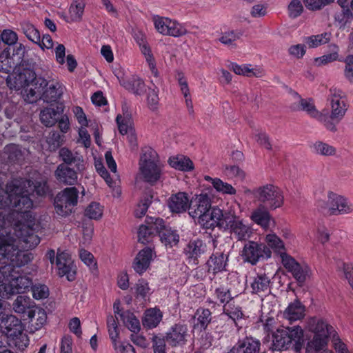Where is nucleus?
<instances>
[{
    "label": "nucleus",
    "instance_id": "obj_21",
    "mask_svg": "<svg viewBox=\"0 0 353 353\" xmlns=\"http://www.w3.org/2000/svg\"><path fill=\"white\" fill-rule=\"evenodd\" d=\"M188 332V329L186 325L175 324L166 333V342L172 347L183 345L187 341Z\"/></svg>",
    "mask_w": 353,
    "mask_h": 353
},
{
    "label": "nucleus",
    "instance_id": "obj_7",
    "mask_svg": "<svg viewBox=\"0 0 353 353\" xmlns=\"http://www.w3.org/2000/svg\"><path fill=\"white\" fill-rule=\"evenodd\" d=\"M254 198L263 208L269 210H274L282 207L284 196L282 190L272 184H266L254 189L252 192Z\"/></svg>",
    "mask_w": 353,
    "mask_h": 353
},
{
    "label": "nucleus",
    "instance_id": "obj_20",
    "mask_svg": "<svg viewBox=\"0 0 353 353\" xmlns=\"http://www.w3.org/2000/svg\"><path fill=\"white\" fill-rule=\"evenodd\" d=\"M17 276H14L10 283L3 285V292L2 296H8L14 294H19L24 292L32 285V279L26 276L20 275L19 272H17Z\"/></svg>",
    "mask_w": 353,
    "mask_h": 353
},
{
    "label": "nucleus",
    "instance_id": "obj_52",
    "mask_svg": "<svg viewBox=\"0 0 353 353\" xmlns=\"http://www.w3.org/2000/svg\"><path fill=\"white\" fill-rule=\"evenodd\" d=\"M19 63L14 57L8 55H0V71L5 73H10L14 70Z\"/></svg>",
    "mask_w": 353,
    "mask_h": 353
},
{
    "label": "nucleus",
    "instance_id": "obj_25",
    "mask_svg": "<svg viewBox=\"0 0 353 353\" xmlns=\"http://www.w3.org/2000/svg\"><path fill=\"white\" fill-rule=\"evenodd\" d=\"M78 172L74 167L71 168L65 164H59L54 171L56 179L62 184L72 185L77 183Z\"/></svg>",
    "mask_w": 353,
    "mask_h": 353
},
{
    "label": "nucleus",
    "instance_id": "obj_1",
    "mask_svg": "<svg viewBox=\"0 0 353 353\" xmlns=\"http://www.w3.org/2000/svg\"><path fill=\"white\" fill-rule=\"evenodd\" d=\"M47 191L46 182L34 183L26 179H14L7 183L6 190L0 186V210L31 212L33 201L30 196L34 192L38 196H43Z\"/></svg>",
    "mask_w": 353,
    "mask_h": 353
},
{
    "label": "nucleus",
    "instance_id": "obj_54",
    "mask_svg": "<svg viewBox=\"0 0 353 353\" xmlns=\"http://www.w3.org/2000/svg\"><path fill=\"white\" fill-rule=\"evenodd\" d=\"M22 30L26 37L34 43L40 42V33L32 24L26 23L23 24Z\"/></svg>",
    "mask_w": 353,
    "mask_h": 353
},
{
    "label": "nucleus",
    "instance_id": "obj_37",
    "mask_svg": "<svg viewBox=\"0 0 353 353\" xmlns=\"http://www.w3.org/2000/svg\"><path fill=\"white\" fill-rule=\"evenodd\" d=\"M305 307L299 301H295L291 303L285 309L283 316L284 317L290 321H297L304 316Z\"/></svg>",
    "mask_w": 353,
    "mask_h": 353
},
{
    "label": "nucleus",
    "instance_id": "obj_38",
    "mask_svg": "<svg viewBox=\"0 0 353 353\" xmlns=\"http://www.w3.org/2000/svg\"><path fill=\"white\" fill-rule=\"evenodd\" d=\"M28 319L35 330H39L46 322V312L42 308L34 307L33 310L28 311Z\"/></svg>",
    "mask_w": 353,
    "mask_h": 353
},
{
    "label": "nucleus",
    "instance_id": "obj_45",
    "mask_svg": "<svg viewBox=\"0 0 353 353\" xmlns=\"http://www.w3.org/2000/svg\"><path fill=\"white\" fill-rule=\"evenodd\" d=\"M161 241L166 246L172 247L179 241V235L170 228H164L159 234Z\"/></svg>",
    "mask_w": 353,
    "mask_h": 353
},
{
    "label": "nucleus",
    "instance_id": "obj_64",
    "mask_svg": "<svg viewBox=\"0 0 353 353\" xmlns=\"http://www.w3.org/2000/svg\"><path fill=\"white\" fill-rule=\"evenodd\" d=\"M116 353H136L134 347L128 343L117 342L113 344Z\"/></svg>",
    "mask_w": 353,
    "mask_h": 353
},
{
    "label": "nucleus",
    "instance_id": "obj_9",
    "mask_svg": "<svg viewBox=\"0 0 353 353\" xmlns=\"http://www.w3.org/2000/svg\"><path fill=\"white\" fill-rule=\"evenodd\" d=\"M294 97L296 101L291 105V109L294 111H304L310 117L322 123L324 126L330 132H336V125L329 121L327 114L319 112L315 107L312 99H303L295 92Z\"/></svg>",
    "mask_w": 353,
    "mask_h": 353
},
{
    "label": "nucleus",
    "instance_id": "obj_10",
    "mask_svg": "<svg viewBox=\"0 0 353 353\" xmlns=\"http://www.w3.org/2000/svg\"><path fill=\"white\" fill-rule=\"evenodd\" d=\"M330 108V115L327 114L329 121L339 123L345 117L348 109V104L345 94L340 89L332 88L327 98Z\"/></svg>",
    "mask_w": 353,
    "mask_h": 353
},
{
    "label": "nucleus",
    "instance_id": "obj_31",
    "mask_svg": "<svg viewBox=\"0 0 353 353\" xmlns=\"http://www.w3.org/2000/svg\"><path fill=\"white\" fill-rule=\"evenodd\" d=\"M189 199L185 192H178L169 199L168 206L172 212L181 213L188 208Z\"/></svg>",
    "mask_w": 353,
    "mask_h": 353
},
{
    "label": "nucleus",
    "instance_id": "obj_33",
    "mask_svg": "<svg viewBox=\"0 0 353 353\" xmlns=\"http://www.w3.org/2000/svg\"><path fill=\"white\" fill-rule=\"evenodd\" d=\"M63 112L61 105H57L56 108H47L41 111L40 120L47 127L54 125L58 121L59 116Z\"/></svg>",
    "mask_w": 353,
    "mask_h": 353
},
{
    "label": "nucleus",
    "instance_id": "obj_27",
    "mask_svg": "<svg viewBox=\"0 0 353 353\" xmlns=\"http://www.w3.org/2000/svg\"><path fill=\"white\" fill-rule=\"evenodd\" d=\"M228 261V254L219 252L213 253L206 263L208 272L214 275L217 273L226 271Z\"/></svg>",
    "mask_w": 353,
    "mask_h": 353
},
{
    "label": "nucleus",
    "instance_id": "obj_12",
    "mask_svg": "<svg viewBox=\"0 0 353 353\" xmlns=\"http://www.w3.org/2000/svg\"><path fill=\"white\" fill-rule=\"evenodd\" d=\"M271 256L272 252L266 245L255 241H249L245 243L241 251L243 261L253 265L261 260L270 258Z\"/></svg>",
    "mask_w": 353,
    "mask_h": 353
},
{
    "label": "nucleus",
    "instance_id": "obj_36",
    "mask_svg": "<svg viewBox=\"0 0 353 353\" xmlns=\"http://www.w3.org/2000/svg\"><path fill=\"white\" fill-rule=\"evenodd\" d=\"M169 165L178 170L188 172L194 169V164L190 158L183 155L170 157L168 159Z\"/></svg>",
    "mask_w": 353,
    "mask_h": 353
},
{
    "label": "nucleus",
    "instance_id": "obj_41",
    "mask_svg": "<svg viewBox=\"0 0 353 353\" xmlns=\"http://www.w3.org/2000/svg\"><path fill=\"white\" fill-rule=\"evenodd\" d=\"M250 218L254 223L261 225L264 229H267L270 226L271 215L266 208L262 209L259 208L256 209L252 213Z\"/></svg>",
    "mask_w": 353,
    "mask_h": 353
},
{
    "label": "nucleus",
    "instance_id": "obj_3",
    "mask_svg": "<svg viewBox=\"0 0 353 353\" xmlns=\"http://www.w3.org/2000/svg\"><path fill=\"white\" fill-rule=\"evenodd\" d=\"M5 232L0 230V295L3 292V285L17 276L18 271L14 268L24 266L32 259V254L18 250L15 241L5 236Z\"/></svg>",
    "mask_w": 353,
    "mask_h": 353
},
{
    "label": "nucleus",
    "instance_id": "obj_17",
    "mask_svg": "<svg viewBox=\"0 0 353 353\" xmlns=\"http://www.w3.org/2000/svg\"><path fill=\"white\" fill-rule=\"evenodd\" d=\"M56 265L58 270V274L60 276H65L69 281L75 279L77 267L71 258V256L66 252H58L56 258Z\"/></svg>",
    "mask_w": 353,
    "mask_h": 353
},
{
    "label": "nucleus",
    "instance_id": "obj_19",
    "mask_svg": "<svg viewBox=\"0 0 353 353\" xmlns=\"http://www.w3.org/2000/svg\"><path fill=\"white\" fill-rule=\"evenodd\" d=\"M328 208L331 214H345L353 212V204L345 197L334 192L328 193Z\"/></svg>",
    "mask_w": 353,
    "mask_h": 353
},
{
    "label": "nucleus",
    "instance_id": "obj_49",
    "mask_svg": "<svg viewBox=\"0 0 353 353\" xmlns=\"http://www.w3.org/2000/svg\"><path fill=\"white\" fill-rule=\"evenodd\" d=\"M328 337L314 335L313 339L307 343V352L316 353L323 350L327 345Z\"/></svg>",
    "mask_w": 353,
    "mask_h": 353
},
{
    "label": "nucleus",
    "instance_id": "obj_16",
    "mask_svg": "<svg viewBox=\"0 0 353 353\" xmlns=\"http://www.w3.org/2000/svg\"><path fill=\"white\" fill-rule=\"evenodd\" d=\"M154 26L157 30L164 35L177 37L186 32V30L180 23L167 17L155 18Z\"/></svg>",
    "mask_w": 353,
    "mask_h": 353
},
{
    "label": "nucleus",
    "instance_id": "obj_59",
    "mask_svg": "<svg viewBox=\"0 0 353 353\" xmlns=\"http://www.w3.org/2000/svg\"><path fill=\"white\" fill-rule=\"evenodd\" d=\"M165 336L154 335L152 338L154 353H165Z\"/></svg>",
    "mask_w": 353,
    "mask_h": 353
},
{
    "label": "nucleus",
    "instance_id": "obj_56",
    "mask_svg": "<svg viewBox=\"0 0 353 353\" xmlns=\"http://www.w3.org/2000/svg\"><path fill=\"white\" fill-rule=\"evenodd\" d=\"M223 314L228 316L233 321L240 319L243 316L241 307L230 303L223 306Z\"/></svg>",
    "mask_w": 353,
    "mask_h": 353
},
{
    "label": "nucleus",
    "instance_id": "obj_51",
    "mask_svg": "<svg viewBox=\"0 0 353 353\" xmlns=\"http://www.w3.org/2000/svg\"><path fill=\"white\" fill-rule=\"evenodd\" d=\"M4 153L10 161L15 162L23 159L24 151L18 145L12 143L4 148Z\"/></svg>",
    "mask_w": 353,
    "mask_h": 353
},
{
    "label": "nucleus",
    "instance_id": "obj_55",
    "mask_svg": "<svg viewBox=\"0 0 353 353\" xmlns=\"http://www.w3.org/2000/svg\"><path fill=\"white\" fill-rule=\"evenodd\" d=\"M107 326L109 336L113 345L114 343L118 342L117 339L119 338L117 321L113 316L110 315L108 316Z\"/></svg>",
    "mask_w": 353,
    "mask_h": 353
},
{
    "label": "nucleus",
    "instance_id": "obj_11",
    "mask_svg": "<svg viewBox=\"0 0 353 353\" xmlns=\"http://www.w3.org/2000/svg\"><path fill=\"white\" fill-rule=\"evenodd\" d=\"M78 197L79 191L75 187L65 188L55 198L54 208L56 212L61 216L70 214L73 208L78 203Z\"/></svg>",
    "mask_w": 353,
    "mask_h": 353
},
{
    "label": "nucleus",
    "instance_id": "obj_57",
    "mask_svg": "<svg viewBox=\"0 0 353 353\" xmlns=\"http://www.w3.org/2000/svg\"><path fill=\"white\" fill-rule=\"evenodd\" d=\"M85 214L91 219H99L102 216L103 208L99 203H91L85 209Z\"/></svg>",
    "mask_w": 353,
    "mask_h": 353
},
{
    "label": "nucleus",
    "instance_id": "obj_42",
    "mask_svg": "<svg viewBox=\"0 0 353 353\" xmlns=\"http://www.w3.org/2000/svg\"><path fill=\"white\" fill-rule=\"evenodd\" d=\"M34 302L27 296H18L13 303V310L19 314L28 313V311L33 310Z\"/></svg>",
    "mask_w": 353,
    "mask_h": 353
},
{
    "label": "nucleus",
    "instance_id": "obj_62",
    "mask_svg": "<svg viewBox=\"0 0 353 353\" xmlns=\"http://www.w3.org/2000/svg\"><path fill=\"white\" fill-rule=\"evenodd\" d=\"M0 39L1 42L3 41L6 44L11 46L17 43L18 36L14 31L7 29L3 30L0 34Z\"/></svg>",
    "mask_w": 353,
    "mask_h": 353
},
{
    "label": "nucleus",
    "instance_id": "obj_4",
    "mask_svg": "<svg viewBox=\"0 0 353 353\" xmlns=\"http://www.w3.org/2000/svg\"><path fill=\"white\" fill-rule=\"evenodd\" d=\"M6 83L10 89L20 90L31 85L25 90L24 99L29 103L41 100L43 90L48 85V81L37 77L34 65L23 64L18 73L8 76Z\"/></svg>",
    "mask_w": 353,
    "mask_h": 353
},
{
    "label": "nucleus",
    "instance_id": "obj_23",
    "mask_svg": "<svg viewBox=\"0 0 353 353\" xmlns=\"http://www.w3.org/2000/svg\"><path fill=\"white\" fill-rule=\"evenodd\" d=\"M1 326L5 334L10 337H17L22 332L21 321L15 316L8 314H0Z\"/></svg>",
    "mask_w": 353,
    "mask_h": 353
},
{
    "label": "nucleus",
    "instance_id": "obj_6",
    "mask_svg": "<svg viewBox=\"0 0 353 353\" xmlns=\"http://www.w3.org/2000/svg\"><path fill=\"white\" fill-rule=\"evenodd\" d=\"M139 170L145 181L153 185L162 174V167L157 152L150 147L142 149Z\"/></svg>",
    "mask_w": 353,
    "mask_h": 353
},
{
    "label": "nucleus",
    "instance_id": "obj_18",
    "mask_svg": "<svg viewBox=\"0 0 353 353\" xmlns=\"http://www.w3.org/2000/svg\"><path fill=\"white\" fill-rule=\"evenodd\" d=\"M211 208V203L209 196L206 194L195 195L192 197L188 203V213L193 219L197 218L198 220L208 212Z\"/></svg>",
    "mask_w": 353,
    "mask_h": 353
},
{
    "label": "nucleus",
    "instance_id": "obj_58",
    "mask_svg": "<svg viewBox=\"0 0 353 353\" xmlns=\"http://www.w3.org/2000/svg\"><path fill=\"white\" fill-rule=\"evenodd\" d=\"M334 50V52L327 54H325L321 57H318L315 59V63L318 65H325L328 63L336 61L338 59V50L339 48L336 45L334 44L332 46Z\"/></svg>",
    "mask_w": 353,
    "mask_h": 353
},
{
    "label": "nucleus",
    "instance_id": "obj_34",
    "mask_svg": "<svg viewBox=\"0 0 353 353\" xmlns=\"http://www.w3.org/2000/svg\"><path fill=\"white\" fill-rule=\"evenodd\" d=\"M121 85L129 92L141 95L145 92L144 81L137 76H132L120 81Z\"/></svg>",
    "mask_w": 353,
    "mask_h": 353
},
{
    "label": "nucleus",
    "instance_id": "obj_43",
    "mask_svg": "<svg viewBox=\"0 0 353 353\" xmlns=\"http://www.w3.org/2000/svg\"><path fill=\"white\" fill-rule=\"evenodd\" d=\"M212 296L216 303L223 304V306L228 304L234 299L230 290L224 285L216 287L214 290Z\"/></svg>",
    "mask_w": 353,
    "mask_h": 353
},
{
    "label": "nucleus",
    "instance_id": "obj_47",
    "mask_svg": "<svg viewBox=\"0 0 353 353\" xmlns=\"http://www.w3.org/2000/svg\"><path fill=\"white\" fill-rule=\"evenodd\" d=\"M243 34L242 30H229L222 33L219 39V41L225 46L236 47L234 41L239 39Z\"/></svg>",
    "mask_w": 353,
    "mask_h": 353
},
{
    "label": "nucleus",
    "instance_id": "obj_15",
    "mask_svg": "<svg viewBox=\"0 0 353 353\" xmlns=\"http://www.w3.org/2000/svg\"><path fill=\"white\" fill-rule=\"evenodd\" d=\"M226 213L216 208L210 209L206 212L202 217L198 220L199 224L205 229H214L215 227H219L223 229L227 226L225 223Z\"/></svg>",
    "mask_w": 353,
    "mask_h": 353
},
{
    "label": "nucleus",
    "instance_id": "obj_40",
    "mask_svg": "<svg viewBox=\"0 0 353 353\" xmlns=\"http://www.w3.org/2000/svg\"><path fill=\"white\" fill-rule=\"evenodd\" d=\"M310 148L312 153L325 157L333 156L336 152L334 146L321 141H316L312 143Z\"/></svg>",
    "mask_w": 353,
    "mask_h": 353
},
{
    "label": "nucleus",
    "instance_id": "obj_60",
    "mask_svg": "<svg viewBox=\"0 0 353 353\" xmlns=\"http://www.w3.org/2000/svg\"><path fill=\"white\" fill-rule=\"evenodd\" d=\"M31 289L32 296L35 299H44L49 295L48 288L46 285L36 284L32 285Z\"/></svg>",
    "mask_w": 353,
    "mask_h": 353
},
{
    "label": "nucleus",
    "instance_id": "obj_46",
    "mask_svg": "<svg viewBox=\"0 0 353 353\" xmlns=\"http://www.w3.org/2000/svg\"><path fill=\"white\" fill-rule=\"evenodd\" d=\"M85 3L83 0H73L70 8L69 13L72 21H79L81 20L84 12Z\"/></svg>",
    "mask_w": 353,
    "mask_h": 353
},
{
    "label": "nucleus",
    "instance_id": "obj_39",
    "mask_svg": "<svg viewBox=\"0 0 353 353\" xmlns=\"http://www.w3.org/2000/svg\"><path fill=\"white\" fill-rule=\"evenodd\" d=\"M206 181L210 182L214 188L219 192L225 194L234 195L236 194V189L230 183L223 182L219 178H212L210 176H204Z\"/></svg>",
    "mask_w": 353,
    "mask_h": 353
},
{
    "label": "nucleus",
    "instance_id": "obj_24",
    "mask_svg": "<svg viewBox=\"0 0 353 353\" xmlns=\"http://www.w3.org/2000/svg\"><path fill=\"white\" fill-rule=\"evenodd\" d=\"M207 251L206 244L201 239H196L190 241L184 248L183 253L189 263L198 264V259Z\"/></svg>",
    "mask_w": 353,
    "mask_h": 353
},
{
    "label": "nucleus",
    "instance_id": "obj_53",
    "mask_svg": "<svg viewBox=\"0 0 353 353\" xmlns=\"http://www.w3.org/2000/svg\"><path fill=\"white\" fill-rule=\"evenodd\" d=\"M46 143L48 150L54 152L63 143V139L58 132L52 131L46 137Z\"/></svg>",
    "mask_w": 353,
    "mask_h": 353
},
{
    "label": "nucleus",
    "instance_id": "obj_32",
    "mask_svg": "<svg viewBox=\"0 0 353 353\" xmlns=\"http://www.w3.org/2000/svg\"><path fill=\"white\" fill-rule=\"evenodd\" d=\"M309 329L314 335L329 337L334 332L333 327L323 319H312L309 323Z\"/></svg>",
    "mask_w": 353,
    "mask_h": 353
},
{
    "label": "nucleus",
    "instance_id": "obj_2",
    "mask_svg": "<svg viewBox=\"0 0 353 353\" xmlns=\"http://www.w3.org/2000/svg\"><path fill=\"white\" fill-rule=\"evenodd\" d=\"M0 210V230L6 231L5 236H9L15 241L17 249L21 242L27 248L32 249L40 243L39 237L35 234L33 229L34 216L32 212L12 210L6 217Z\"/></svg>",
    "mask_w": 353,
    "mask_h": 353
},
{
    "label": "nucleus",
    "instance_id": "obj_14",
    "mask_svg": "<svg viewBox=\"0 0 353 353\" xmlns=\"http://www.w3.org/2000/svg\"><path fill=\"white\" fill-rule=\"evenodd\" d=\"M225 223L227 226L224 230H230L238 241L245 240L250 237L252 232L251 228L244 220L234 214L226 213Z\"/></svg>",
    "mask_w": 353,
    "mask_h": 353
},
{
    "label": "nucleus",
    "instance_id": "obj_29",
    "mask_svg": "<svg viewBox=\"0 0 353 353\" xmlns=\"http://www.w3.org/2000/svg\"><path fill=\"white\" fill-rule=\"evenodd\" d=\"M152 255V250L148 247L139 251L134 259L132 264L134 270L139 274L145 272L150 266Z\"/></svg>",
    "mask_w": 353,
    "mask_h": 353
},
{
    "label": "nucleus",
    "instance_id": "obj_22",
    "mask_svg": "<svg viewBox=\"0 0 353 353\" xmlns=\"http://www.w3.org/2000/svg\"><path fill=\"white\" fill-rule=\"evenodd\" d=\"M59 158L63 162L61 164L73 165L77 170L79 171L84 169L83 157L77 151L71 150L67 147L61 148L59 150Z\"/></svg>",
    "mask_w": 353,
    "mask_h": 353
},
{
    "label": "nucleus",
    "instance_id": "obj_30",
    "mask_svg": "<svg viewBox=\"0 0 353 353\" xmlns=\"http://www.w3.org/2000/svg\"><path fill=\"white\" fill-rule=\"evenodd\" d=\"M62 94L63 88L60 83L48 81V85L43 90L41 100L47 103H54L60 99Z\"/></svg>",
    "mask_w": 353,
    "mask_h": 353
},
{
    "label": "nucleus",
    "instance_id": "obj_8",
    "mask_svg": "<svg viewBox=\"0 0 353 353\" xmlns=\"http://www.w3.org/2000/svg\"><path fill=\"white\" fill-rule=\"evenodd\" d=\"M303 336V330L300 326L292 327L281 326L272 334V350L283 351L289 349L293 343L297 344Z\"/></svg>",
    "mask_w": 353,
    "mask_h": 353
},
{
    "label": "nucleus",
    "instance_id": "obj_35",
    "mask_svg": "<svg viewBox=\"0 0 353 353\" xmlns=\"http://www.w3.org/2000/svg\"><path fill=\"white\" fill-rule=\"evenodd\" d=\"M163 314L158 308L148 309L145 313L142 320L143 325L148 329L156 327L162 320Z\"/></svg>",
    "mask_w": 353,
    "mask_h": 353
},
{
    "label": "nucleus",
    "instance_id": "obj_44",
    "mask_svg": "<svg viewBox=\"0 0 353 353\" xmlns=\"http://www.w3.org/2000/svg\"><path fill=\"white\" fill-rule=\"evenodd\" d=\"M211 312L209 309L199 308L195 313L196 323L194 324V328H199L200 330H204L210 323Z\"/></svg>",
    "mask_w": 353,
    "mask_h": 353
},
{
    "label": "nucleus",
    "instance_id": "obj_63",
    "mask_svg": "<svg viewBox=\"0 0 353 353\" xmlns=\"http://www.w3.org/2000/svg\"><path fill=\"white\" fill-rule=\"evenodd\" d=\"M344 62V75L350 83H353V55L346 57Z\"/></svg>",
    "mask_w": 353,
    "mask_h": 353
},
{
    "label": "nucleus",
    "instance_id": "obj_13",
    "mask_svg": "<svg viewBox=\"0 0 353 353\" xmlns=\"http://www.w3.org/2000/svg\"><path fill=\"white\" fill-rule=\"evenodd\" d=\"M282 263L300 285H302L312 274V270L307 264L299 263L287 254H282Z\"/></svg>",
    "mask_w": 353,
    "mask_h": 353
},
{
    "label": "nucleus",
    "instance_id": "obj_50",
    "mask_svg": "<svg viewBox=\"0 0 353 353\" xmlns=\"http://www.w3.org/2000/svg\"><path fill=\"white\" fill-rule=\"evenodd\" d=\"M265 242L275 252L280 254L282 258V254H286L285 252V246L281 239L275 234L270 233L266 235Z\"/></svg>",
    "mask_w": 353,
    "mask_h": 353
},
{
    "label": "nucleus",
    "instance_id": "obj_61",
    "mask_svg": "<svg viewBox=\"0 0 353 353\" xmlns=\"http://www.w3.org/2000/svg\"><path fill=\"white\" fill-rule=\"evenodd\" d=\"M116 121L119 127V132L123 135L128 134L130 129H132L130 119L127 117H122L119 114L116 118Z\"/></svg>",
    "mask_w": 353,
    "mask_h": 353
},
{
    "label": "nucleus",
    "instance_id": "obj_5",
    "mask_svg": "<svg viewBox=\"0 0 353 353\" xmlns=\"http://www.w3.org/2000/svg\"><path fill=\"white\" fill-rule=\"evenodd\" d=\"M6 83L10 89L20 90L31 85L25 90L24 99L29 103L41 100L43 90L48 85V81L37 77L34 65L23 64L18 73L8 76Z\"/></svg>",
    "mask_w": 353,
    "mask_h": 353
},
{
    "label": "nucleus",
    "instance_id": "obj_48",
    "mask_svg": "<svg viewBox=\"0 0 353 353\" xmlns=\"http://www.w3.org/2000/svg\"><path fill=\"white\" fill-rule=\"evenodd\" d=\"M331 39V34L323 32L320 34L312 35L305 39V43L309 48H314L327 43Z\"/></svg>",
    "mask_w": 353,
    "mask_h": 353
},
{
    "label": "nucleus",
    "instance_id": "obj_26",
    "mask_svg": "<svg viewBox=\"0 0 353 353\" xmlns=\"http://www.w3.org/2000/svg\"><path fill=\"white\" fill-rule=\"evenodd\" d=\"M261 342L253 337H245L232 347L229 353H259Z\"/></svg>",
    "mask_w": 353,
    "mask_h": 353
},
{
    "label": "nucleus",
    "instance_id": "obj_28",
    "mask_svg": "<svg viewBox=\"0 0 353 353\" xmlns=\"http://www.w3.org/2000/svg\"><path fill=\"white\" fill-rule=\"evenodd\" d=\"M270 279L264 274H257L250 279V287L252 293L258 294L259 296H263L269 293L270 291Z\"/></svg>",
    "mask_w": 353,
    "mask_h": 353
}]
</instances>
